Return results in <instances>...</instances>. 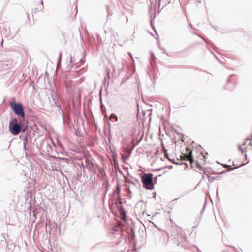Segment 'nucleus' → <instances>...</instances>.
<instances>
[{
  "label": "nucleus",
  "instance_id": "obj_26",
  "mask_svg": "<svg viewBox=\"0 0 252 252\" xmlns=\"http://www.w3.org/2000/svg\"><path fill=\"white\" fill-rule=\"evenodd\" d=\"M129 55L130 56L131 58H132V57H131V54H130V53H129Z\"/></svg>",
  "mask_w": 252,
  "mask_h": 252
},
{
  "label": "nucleus",
  "instance_id": "obj_24",
  "mask_svg": "<svg viewBox=\"0 0 252 252\" xmlns=\"http://www.w3.org/2000/svg\"><path fill=\"white\" fill-rule=\"evenodd\" d=\"M107 77L109 78V73L108 72H107Z\"/></svg>",
  "mask_w": 252,
  "mask_h": 252
},
{
  "label": "nucleus",
  "instance_id": "obj_8",
  "mask_svg": "<svg viewBox=\"0 0 252 252\" xmlns=\"http://www.w3.org/2000/svg\"><path fill=\"white\" fill-rule=\"evenodd\" d=\"M62 115L63 122L64 123H68L69 118L67 117L64 116V114Z\"/></svg>",
  "mask_w": 252,
  "mask_h": 252
},
{
  "label": "nucleus",
  "instance_id": "obj_4",
  "mask_svg": "<svg viewBox=\"0 0 252 252\" xmlns=\"http://www.w3.org/2000/svg\"><path fill=\"white\" fill-rule=\"evenodd\" d=\"M153 174L148 173L145 174L142 177V182L143 186L147 189L152 190L154 187L152 182Z\"/></svg>",
  "mask_w": 252,
  "mask_h": 252
},
{
  "label": "nucleus",
  "instance_id": "obj_12",
  "mask_svg": "<svg viewBox=\"0 0 252 252\" xmlns=\"http://www.w3.org/2000/svg\"><path fill=\"white\" fill-rule=\"evenodd\" d=\"M108 191V186H107L106 192V193H105V196H104L105 197H106V196L107 195ZM108 196L109 197L110 196V193H108Z\"/></svg>",
  "mask_w": 252,
  "mask_h": 252
},
{
  "label": "nucleus",
  "instance_id": "obj_7",
  "mask_svg": "<svg viewBox=\"0 0 252 252\" xmlns=\"http://www.w3.org/2000/svg\"><path fill=\"white\" fill-rule=\"evenodd\" d=\"M52 98H53V101L54 102V103L56 105V106L57 107H58V109H59V110L61 112V114L63 115V110L61 109V107H60V105H58L57 104V102L56 101V99L55 98H53V96H52Z\"/></svg>",
  "mask_w": 252,
  "mask_h": 252
},
{
  "label": "nucleus",
  "instance_id": "obj_10",
  "mask_svg": "<svg viewBox=\"0 0 252 252\" xmlns=\"http://www.w3.org/2000/svg\"><path fill=\"white\" fill-rule=\"evenodd\" d=\"M115 119L116 120V121L118 120L117 116L113 114H111V119Z\"/></svg>",
  "mask_w": 252,
  "mask_h": 252
},
{
  "label": "nucleus",
  "instance_id": "obj_22",
  "mask_svg": "<svg viewBox=\"0 0 252 252\" xmlns=\"http://www.w3.org/2000/svg\"><path fill=\"white\" fill-rule=\"evenodd\" d=\"M110 198H109V200H108V204H109V207H110Z\"/></svg>",
  "mask_w": 252,
  "mask_h": 252
},
{
  "label": "nucleus",
  "instance_id": "obj_1",
  "mask_svg": "<svg viewBox=\"0 0 252 252\" xmlns=\"http://www.w3.org/2000/svg\"><path fill=\"white\" fill-rule=\"evenodd\" d=\"M81 165L84 172L88 170L91 173L97 174L102 179H105L106 174L104 171L97 165L93 164L89 160L85 159V162L82 161Z\"/></svg>",
  "mask_w": 252,
  "mask_h": 252
},
{
  "label": "nucleus",
  "instance_id": "obj_3",
  "mask_svg": "<svg viewBox=\"0 0 252 252\" xmlns=\"http://www.w3.org/2000/svg\"><path fill=\"white\" fill-rule=\"evenodd\" d=\"M10 106L14 114L23 119L25 118V113L22 104L20 103L11 102Z\"/></svg>",
  "mask_w": 252,
  "mask_h": 252
},
{
  "label": "nucleus",
  "instance_id": "obj_13",
  "mask_svg": "<svg viewBox=\"0 0 252 252\" xmlns=\"http://www.w3.org/2000/svg\"><path fill=\"white\" fill-rule=\"evenodd\" d=\"M61 58H62V53L60 52L59 53V60H58V63H59L61 62Z\"/></svg>",
  "mask_w": 252,
  "mask_h": 252
},
{
  "label": "nucleus",
  "instance_id": "obj_19",
  "mask_svg": "<svg viewBox=\"0 0 252 252\" xmlns=\"http://www.w3.org/2000/svg\"><path fill=\"white\" fill-rule=\"evenodd\" d=\"M102 112H103V114L104 115V117H106V114L105 113V112H104V110H103V107H102Z\"/></svg>",
  "mask_w": 252,
  "mask_h": 252
},
{
  "label": "nucleus",
  "instance_id": "obj_27",
  "mask_svg": "<svg viewBox=\"0 0 252 252\" xmlns=\"http://www.w3.org/2000/svg\"><path fill=\"white\" fill-rule=\"evenodd\" d=\"M36 10H37V9H35V12H36Z\"/></svg>",
  "mask_w": 252,
  "mask_h": 252
},
{
  "label": "nucleus",
  "instance_id": "obj_15",
  "mask_svg": "<svg viewBox=\"0 0 252 252\" xmlns=\"http://www.w3.org/2000/svg\"><path fill=\"white\" fill-rule=\"evenodd\" d=\"M104 28L105 32V33H107L108 32V31L106 29V24L105 25Z\"/></svg>",
  "mask_w": 252,
  "mask_h": 252
},
{
  "label": "nucleus",
  "instance_id": "obj_6",
  "mask_svg": "<svg viewBox=\"0 0 252 252\" xmlns=\"http://www.w3.org/2000/svg\"><path fill=\"white\" fill-rule=\"evenodd\" d=\"M106 78L105 77L103 80V86L102 87V88H104L105 90H107V87H108V85H109V82H107L106 83Z\"/></svg>",
  "mask_w": 252,
  "mask_h": 252
},
{
  "label": "nucleus",
  "instance_id": "obj_9",
  "mask_svg": "<svg viewBox=\"0 0 252 252\" xmlns=\"http://www.w3.org/2000/svg\"><path fill=\"white\" fill-rule=\"evenodd\" d=\"M27 142V139L26 138L23 140V149L25 151L27 150V148L26 147V143Z\"/></svg>",
  "mask_w": 252,
  "mask_h": 252
},
{
  "label": "nucleus",
  "instance_id": "obj_21",
  "mask_svg": "<svg viewBox=\"0 0 252 252\" xmlns=\"http://www.w3.org/2000/svg\"><path fill=\"white\" fill-rule=\"evenodd\" d=\"M108 144L110 143V137L109 136L108 137Z\"/></svg>",
  "mask_w": 252,
  "mask_h": 252
},
{
  "label": "nucleus",
  "instance_id": "obj_20",
  "mask_svg": "<svg viewBox=\"0 0 252 252\" xmlns=\"http://www.w3.org/2000/svg\"><path fill=\"white\" fill-rule=\"evenodd\" d=\"M78 99L80 101V92H78Z\"/></svg>",
  "mask_w": 252,
  "mask_h": 252
},
{
  "label": "nucleus",
  "instance_id": "obj_5",
  "mask_svg": "<svg viewBox=\"0 0 252 252\" xmlns=\"http://www.w3.org/2000/svg\"><path fill=\"white\" fill-rule=\"evenodd\" d=\"M184 156L186 159L190 161V163L193 162V159L191 151L190 150L188 154H185Z\"/></svg>",
  "mask_w": 252,
  "mask_h": 252
},
{
  "label": "nucleus",
  "instance_id": "obj_18",
  "mask_svg": "<svg viewBox=\"0 0 252 252\" xmlns=\"http://www.w3.org/2000/svg\"><path fill=\"white\" fill-rule=\"evenodd\" d=\"M69 62L71 63H72V57L71 56H70Z\"/></svg>",
  "mask_w": 252,
  "mask_h": 252
},
{
  "label": "nucleus",
  "instance_id": "obj_17",
  "mask_svg": "<svg viewBox=\"0 0 252 252\" xmlns=\"http://www.w3.org/2000/svg\"><path fill=\"white\" fill-rule=\"evenodd\" d=\"M117 193H119L120 192V189L119 188V187H118V185H117Z\"/></svg>",
  "mask_w": 252,
  "mask_h": 252
},
{
  "label": "nucleus",
  "instance_id": "obj_16",
  "mask_svg": "<svg viewBox=\"0 0 252 252\" xmlns=\"http://www.w3.org/2000/svg\"><path fill=\"white\" fill-rule=\"evenodd\" d=\"M114 166H115V168H116L118 167V163L117 161L116 162V163H114Z\"/></svg>",
  "mask_w": 252,
  "mask_h": 252
},
{
  "label": "nucleus",
  "instance_id": "obj_11",
  "mask_svg": "<svg viewBox=\"0 0 252 252\" xmlns=\"http://www.w3.org/2000/svg\"><path fill=\"white\" fill-rule=\"evenodd\" d=\"M112 156H113V161H114V163H116V162H117L116 154H112Z\"/></svg>",
  "mask_w": 252,
  "mask_h": 252
},
{
  "label": "nucleus",
  "instance_id": "obj_2",
  "mask_svg": "<svg viewBox=\"0 0 252 252\" xmlns=\"http://www.w3.org/2000/svg\"><path fill=\"white\" fill-rule=\"evenodd\" d=\"M24 121H20L18 123L16 118H14L9 123V129L10 132L14 135H17L21 131H25L26 129H22V126L24 125Z\"/></svg>",
  "mask_w": 252,
  "mask_h": 252
},
{
  "label": "nucleus",
  "instance_id": "obj_23",
  "mask_svg": "<svg viewBox=\"0 0 252 252\" xmlns=\"http://www.w3.org/2000/svg\"><path fill=\"white\" fill-rule=\"evenodd\" d=\"M43 0H42L41 1V4H42V5H43ZM42 6V7H43V6Z\"/></svg>",
  "mask_w": 252,
  "mask_h": 252
},
{
  "label": "nucleus",
  "instance_id": "obj_14",
  "mask_svg": "<svg viewBox=\"0 0 252 252\" xmlns=\"http://www.w3.org/2000/svg\"><path fill=\"white\" fill-rule=\"evenodd\" d=\"M108 125H109V127L108 128V132L109 134H110V124L109 122H108Z\"/></svg>",
  "mask_w": 252,
  "mask_h": 252
},
{
  "label": "nucleus",
  "instance_id": "obj_25",
  "mask_svg": "<svg viewBox=\"0 0 252 252\" xmlns=\"http://www.w3.org/2000/svg\"><path fill=\"white\" fill-rule=\"evenodd\" d=\"M108 146L109 147V148L110 149V145H109V144L108 145Z\"/></svg>",
  "mask_w": 252,
  "mask_h": 252
},
{
  "label": "nucleus",
  "instance_id": "obj_28",
  "mask_svg": "<svg viewBox=\"0 0 252 252\" xmlns=\"http://www.w3.org/2000/svg\"><path fill=\"white\" fill-rule=\"evenodd\" d=\"M102 88L101 89H100V92H101V91H102Z\"/></svg>",
  "mask_w": 252,
  "mask_h": 252
}]
</instances>
